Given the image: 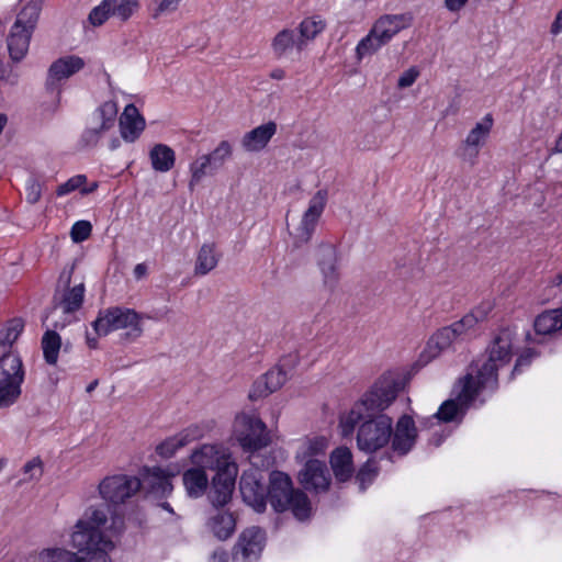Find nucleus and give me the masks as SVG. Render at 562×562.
Here are the masks:
<instances>
[{
  "label": "nucleus",
  "instance_id": "19",
  "mask_svg": "<svg viewBox=\"0 0 562 562\" xmlns=\"http://www.w3.org/2000/svg\"><path fill=\"white\" fill-rule=\"evenodd\" d=\"M265 423L256 417H248L245 420V430L237 435V440L244 450L258 451L267 447L270 439Z\"/></svg>",
  "mask_w": 562,
  "mask_h": 562
},
{
  "label": "nucleus",
  "instance_id": "1",
  "mask_svg": "<svg viewBox=\"0 0 562 562\" xmlns=\"http://www.w3.org/2000/svg\"><path fill=\"white\" fill-rule=\"evenodd\" d=\"M111 508L105 505L88 507L82 518L75 525L71 533V546L77 553L65 549H48L41 553L44 562H111L109 553L114 549L113 541L105 536L100 527L104 526Z\"/></svg>",
  "mask_w": 562,
  "mask_h": 562
},
{
  "label": "nucleus",
  "instance_id": "5",
  "mask_svg": "<svg viewBox=\"0 0 562 562\" xmlns=\"http://www.w3.org/2000/svg\"><path fill=\"white\" fill-rule=\"evenodd\" d=\"M143 314L135 310L111 306L100 310L98 317L92 322V327L98 336H106L111 331L126 329L121 335V340L133 342L143 335Z\"/></svg>",
  "mask_w": 562,
  "mask_h": 562
},
{
  "label": "nucleus",
  "instance_id": "41",
  "mask_svg": "<svg viewBox=\"0 0 562 562\" xmlns=\"http://www.w3.org/2000/svg\"><path fill=\"white\" fill-rule=\"evenodd\" d=\"M15 375H25L20 355L0 353V379L12 380Z\"/></svg>",
  "mask_w": 562,
  "mask_h": 562
},
{
  "label": "nucleus",
  "instance_id": "30",
  "mask_svg": "<svg viewBox=\"0 0 562 562\" xmlns=\"http://www.w3.org/2000/svg\"><path fill=\"white\" fill-rule=\"evenodd\" d=\"M271 47L274 56L282 58L293 48L301 53L304 49V41L296 37L294 30L283 29L273 37Z\"/></svg>",
  "mask_w": 562,
  "mask_h": 562
},
{
  "label": "nucleus",
  "instance_id": "42",
  "mask_svg": "<svg viewBox=\"0 0 562 562\" xmlns=\"http://www.w3.org/2000/svg\"><path fill=\"white\" fill-rule=\"evenodd\" d=\"M326 27V22L319 16H308L303 19L299 24V40L304 41V47L308 41L314 40L319 35Z\"/></svg>",
  "mask_w": 562,
  "mask_h": 562
},
{
  "label": "nucleus",
  "instance_id": "64",
  "mask_svg": "<svg viewBox=\"0 0 562 562\" xmlns=\"http://www.w3.org/2000/svg\"><path fill=\"white\" fill-rule=\"evenodd\" d=\"M120 145H121L120 139L117 137H114L110 140L109 148L111 150H115L120 147Z\"/></svg>",
  "mask_w": 562,
  "mask_h": 562
},
{
  "label": "nucleus",
  "instance_id": "54",
  "mask_svg": "<svg viewBox=\"0 0 562 562\" xmlns=\"http://www.w3.org/2000/svg\"><path fill=\"white\" fill-rule=\"evenodd\" d=\"M535 356H536V352L532 349H527V351H525L522 355H520L517 358L514 369L512 371V378H514L516 374L520 373L521 368L530 366Z\"/></svg>",
  "mask_w": 562,
  "mask_h": 562
},
{
  "label": "nucleus",
  "instance_id": "14",
  "mask_svg": "<svg viewBox=\"0 0 562 562\" xmlns=\"http://www.w3.org/2000/svg\"><path fill=\"white\" fill-rule=\"evenodd\" d=\"M327 202V191L318 190L310 200L308 207L304 212L295 235L294 246L301 247L307 244L317 226Z\"/></svg>",
  "mask_w": 562,
  "mask_h": 562
},
{
  "label": "nucleus",
  "instance_id": "11",
  "mask_svg": "<svg viewBox=\"0 0 562 562\" xmlns=\"http://www.w3.org/2000/svg\"><path fill=\"white\" fill-rule=\"evenodd\" d=\"M116 115L117 106L114 101H105L100 104L92 113V121L95 126L83 130L79 145L83 148L97 146L103 133L114 126Z\"/></svg>",
  "mask_w": 562,
  "mask_h": 562
},
{
  "label": "nucleus",
  "instance_id": "6",
  "mask_svg": "<svg viewBox=\"0 0 562 562\" xmlns=\"http://www.w3.org/2000/svg\"><path fill=\"white\" fill-rule=\"evenodd\" d=\"M41 11L42 0H30L18 13L7 38L9 56L13 63L26 56Z\"/></svg>",
  "mask_w": 562,
  "mask_h": 562
},
{
  "label": "nucleus",
  "instance_id": "12",
  "mask_svg": "<svg viewBox=\"0 0 562 562\" xmlns=\"http://www.w3.org/2000/svg\"><path fill=\"white\" fill-rule=\"evenodd\" d=\"M266 531L252 526L246 528L238 537L233 550V562H255L265 548Z\"/></svg>",
  "mask_w": 562,
  "mask_h": 562
},
{
  "label": "nucleus",
  "instance_id": "63",
  "mask_svg": "<svg viewBox=\"0 0 562 562\" xmlns=\"http://www.w3.org/2000/svg\"><path fill=\"white\" fill-rule=\"evenodd\" d=\"M270 78L274 80H282L285 78V71L282 68H274L270 72Z\"/></svg>",
  "mask_w": 562,
  "mask_h": 562
},
{
  "label": "nucleus",
  "instance_id": "40",
  "mask_svg": "<svg viewBox=\"0 0 562 562\" xmlns=\"http://www.w3.org/2000/svg\"><path fill=\"white\" fill-rule=\"evenodd\" d=\"M83 285V283H78L74 288H67L56 306H60L65 314H70L81 308L85 297Z\"/></svg>",
  "mask_w": 562,
  "mask_h": 562
},
{
  "label": "nucleus",
  "instance_id": "32",
  "mask_svg": "<svg viewBox=\"0 0 562 562\" xmlns=\"http://www.w3.org/2000/svg\"><path fill=\"white\" fill-rule=\"evenodd\" d=\"M533 328L537 335H552L562 329V307L547 310L539 314L535 322Z\"/></svg>",
  "mask_w": 562,
  "mask_h": 562
},
{
  "label": "nucleus",
  "instance_id": "24",
  "mask_svg": "<svg viewBox=\"0 0 562 562\" xmlns=\"http://www.w3.org/2000/svg\"><path fill=\"white\" fill-rule=\"evenodd\" d=\"M278 130L274 121L261 124L251 131L245 133L240 144L244 150L248 153H259L269 144Z\"/></svg>",
  "mask_w": 562,
  "mask_h": 562
},
{
  "label": "nucleus",
  "instance_id": "38",
  "mask_svg": "<svg viewBox=\"0 0 562 562\" xmlns=\"http://www.w3.org/2000/svg\"><path fill=\"white\" fill-rule=\"evenodd\" d=\"M467 412L468 408L461 405V402L456 397L445 401L434 416L442 423L456 422L460 424Z\"/></svg>",
  "mask_w": 562,
  "mask_h": 562
},
{
  "label": "nucleus",
  "instance_id": "16",
  "mask_svg": "<svg viewBox=\"0 0 562 562\" xmlns=\"http://www.w3.org/2000/svg\"><path fill=\"white\" fill-rule=\"evenodd\" d=\"M297 480L305 491L319 494L329 490L331 477L325 462L310 459L299 472Z\"/></svg>",
  "mask_w": 562,
  "mask_h": 562
},
{
  "label": "nucleus",
  "instance_id": "56",
  "mask_svg": "<svg viewBox=\"0 0 562 562\" xmlns=\"http://www.w3.org/2000/svg\"><path fill=\"white\" fill-rule=\"evenodd\" d=\"M24 473H30V477H37L42 475V461L40 458H34L26 462L23 467Z\"/></svg>",
  "mask_w": 562,
  "mask_h": 562
},
{
  "label": "nucleus",
  "instance_id": "15",
  "mask_svg": "<svg viewBox=\"0 0 562 562\" xmlns=\"http://www.w3.org/2000/svg\"><path fill=\"white\" fill-rule=\"evenodd\" d=\"M191 461L196 468L204 470L210 469L221 473L228 467H238L232 459L231 453L223 446L203 445L191 454Z\"/></svg>",
  "mask_w": 562,
  "mask_h": 562
},
{
  "label": "nucleus",
  "instance_id": "52",
  "mask_svg": "<svg viewBox=\"0 0 562 562\" xmlns=\"http://www.w3.org/2000/svg\"><path fill=\"white\" fill-rule=\"evenodd\" d=\"M25 192L26 201L30 204L37 203L42 196V186L40 181H37L35 178H30L26 181Z\"/></svg>",
  "mask_w": 562,
  "mask_h": 562
},
{
  "label": "nucleus",
  "instance_id": "57",
  "mask_svg": "<svg viewBox=\"0 0 562 562\" xmlns=\"http://www.w3.org/2000/svg\"><path fill=\"white\" fill-rule=\"evenodd\" d=\"M469 0H445V7L450 12H458L460 11Z\"/></svg>",
  "mask_w": 562,
  "mask_h": 562
},
{
  "label": "nucleus",
  "instance_id": "27",
  "mask_svg": "<svg viewBox=\"0 0 562 562\" xmlns=\"http://www.w3.org/2000/svg\"><path fill=\"white\" fill-rule=\"evenodd\" d=\"M333 473L338 482L349 481L353 474L352 453L347 447L334 449L329 457Z\"/></svg>",
  "mask_w": 562,
  "mask_h": 562
},
{
  "label": "nucleus",
  "instance_id": "31",
  "mask_svg": "<svg viewBox=\"0 0 562 562\" xmlns=\"http://www.w3.org/2000/svg\"><path fill=\"white\" fill-rule=\"evenodd\" d=\"M182 482L187 494L191 498H199L206 493L209 479L204 470L191 468L182 474Z\"/></svg>",
  "mask_w": 562,
  "mask_h": 562
},
{
  "label": "nucleus",
  "instance_id": "25",
  "mask_svg": "<svg viewBox=\"0 0 562 562\" xmlns=\"http://www.w3.org/2000/svg\"><path fill=\"white\" fill-rule=\"evenodd\" d=\"M414 16L411 12L381 15L373 24L383 40L390 43L401 31L412 26Z\"/></svg>",
  "mask_w": 562,
  "mask_h": 562
},
{
  "label": "nucleus",
  "instance_id": "55",
  "mask_svg": "<svg viewBox=\"0 0 562 562\" xmlns=\"http://www.w3.org/2000/svg\"><path fill=\"white\" fill-rule=\"evenodd\" d=\"M179 0H160L154 10L153 18H158L161 13L173 12L178 9Z\"/></svg>",
  "mask_w": 562,
  "mask_h": 562
},
{
  "label": "nucleus",
  "instance_id": "9",
  "mask_svg": "<svg viewBox=\"0 0 562 562\" xmlns=\"http://www.w3.org/2000/svg\"><path fill=\"white\" fill-rule=\"evenodd\" d=\"M269 490V483L266 484L263 474L260 470L250 468L243 472L239 479V492L246 505L256 513L262 514L267 509L266 491Z\"/></svg>",
  "mask_w": 562,
  "mask_h": 562
},
{
  "label": "nucleus",
  "instance_id": "44",
  "mask_svg": "<svg viewBox=\"0 0 562 562\" xmlns=\"http://www.w3.org/2000/svg\"><path fill=\"white\" fill-rule=\"evenodd\" d=\"M217 265V258L215 255V248L213 245L204 244L196 257L195 261V274L198 276H204L207 272H210L212 269H214Z\"/></svg>",
  "mask_w": 562,
  "mask_h": 562
},
{
  "label": "nucleus",
  "instance_id": "29",
  "mask_svg": "<svg viewBox=\"0 0 562 562\" xmlns=\"http://www.w3.org/2000/svg\"><path fill=\"white\" fill-rule=\"evenodd\" d=\"M24 326V319L21 317H13L5 323L0 329V353L19 355L14 350V344L23 333Z\"/></svg>",
  "mask_w": 562,
  "mask_h": 562
},
{
  "label": "nucleus",
  "instance_id": "2",
  "mask_svg": "<svg viewBox=\"0 0 562 562\" xmlns=\"http://www.w3.org/2000/svg\"><path fill=\"white\" fill-rule=\"evenodd\" d=\"M398 383L391 376L382 375L372 386L355 403L347 415L340 417L339 427L341 436L350 437L360 420L367 417L384 415L385 411L397 397Z\"/></svg>",
  "mask_w": 562,
  "mask_h": 562
},
{
  "label": "nucleus",
  "instance_id": "50",
  "mask_svg": "<svg viewBox=\"0 0 562 562\" xmlns=\"http://www.w3.org/2000/svg\"><path fill=\"white\" fill-rule=\"evenodd\" d=\"M92 233V225L89 221L80 220L72 224L70 229L71 240L76 244L87 240Z\"/></svg>",
  "mask_w": 562,
  "mask_h": 562
},
{
  "label": "nucleus",
  "instance_id": "61",
  "mask_svg": "<svg viewBox=\"0 0 562 562\" xmlns=\"http://www.w3.org/2000/svg\"><path fill=\"white\" fill-rule=\"evenodd\" d=\"M211 562H228L225 551H214L211 557Z\"/></svg>",
  "mask_w": 562,
  "mask_h": 562
},
{
  "label": "nucleus",
  "instance_id": "43",
  "mask_svg": "<svg viewBox=\"0 0 562 562\" xmlns=\"http://www.w3.org/2000/svg\"><path fill=\"white\" fill-rule=\"evenodd\" d=\"M499 368L502 367L498 363H495L487 358L486 361L477 369L476 380L485 389H490L492 391L497 390Z\"/></svg>",
  "mask_w": 562,
  "mask_h": 562
},
{
  "label": "nucleus",
  "instance_id": "10",
  "mask_svg": "<svg viewBox=\"0 0 562 562\" xmlns=\"http://www.w3.org/2000/svg\"><path fill=\"white\" fill-rule=\"evenodd\" d=\"M85 60L77 55L60 57L52 63L47 71L45 89L49 93H56L52 106V113H55L59 106L61 89L58 82L79 72L85 67Z\"/></svg>",
  "mask_w": 562,
  "mask_h": 562
},
{
  "label": "nucleus",
  "instance_id": "51",
  "mask_svg": "<svg viewBox=\"0 0 562 562\" xmlns=\"http://www.w3.org/2000/svg\"><path fill=\"white\" fill-rule=\"evenodd\" d=\"M86 182H87L86 175H76V176L69 178L66 182H64L57 187L56 195L64 196V195H67L76 190L80 191L81 186L86 184Z\"/></svg>",
  "mask_w": 562,
  "mask_h": 562
},
{
  "label": "nucleus",
  "instance_id": "3",
  "mask_svg": "<svg viewBox=\"0 0 562 562\" xmlns=\"http://www.w3.org/2000/svg\"><path fill=\"white\" fill-rule=\"evenodd\" d=\"M267 504L282 514L291 512L299 521H306L312 516V503L306 493L295 488L291 476L282 471L273 470L269 473V490Z\"/></svg>",
  "mask_w": 562,
  "mask_h": 562
},
{
  "label": "nucleus",
  "instance_id": "62",
  "mask_svg": "<svg viewBox=\"0 0 562 562\" xmlns=\"http://www.w3.org/2000/svg\"><path fill=\"white\" fill-rule=\"evenodd\" d=\"M99 188V182L94 181L89 186H81L80 194L88 195Z\"/></svg>",
  "mask_w": 562,
  "mask_h": 562
},
{
  "label": "nucleus",
  "instance_id": "17",
  "mask_svg": "<svg viewBox=\"0 0 562 562\" xmlns=\"http://www.w3.org/2000/svg\"><path fill=\"white\" fill-rule=\"evenodd\" d=\"M139 475V480L142 482L140 491L143 490L147 494L159 498L167 497L171 494L173 488L171 477L173 474L159 467H144L140 470Z\"/></svg>",
  "mask_w": 562,
  "mask_h": 562
},
{
  "label": "nucleus",
  "instance_id": "48",
  "mask_svg": "<svg viewBox=\"0 0 562 562\" xmlns=\"http://www.w3.org/2000/svg\"><path fill=\"white\" fill-rule=\"evenodd\" d=\"M378 475V468L374 460H368L357 472L356 481L359 483L360 491H364Z\"/></svg>",
  "mask_w": 562,
  "mask_h": 562
},
{
  "label": "nucleus",
  "instance_id": "59",
  "mask_svg": "<svg viewBox=\"0 0 562 562\" xmlns=\"http://www.w3.org/2000/svg\"><path fill=\"white\" fill-rule=\"evenodd\" d=\"M147 273V266L146 263H137L134 268V277L139 280L144 278Z\"/></svg>",
  "mask_w": 562,
  "mask_h": 562
},
{
  "label": "nucleus",
  "instance_id": "8",
  "mask_svg": "<svg viewBox=\"0 0 562 562\" xmlns=\"http://www.w3.org/2000/svg\"><path fill=\"white\" fill-rule=\"evenodd\" d=\"M357 426V446L359 450L368 453L385 447L393 434V420L387 415L367 417Z\"/></svg>",
  "mask_w": 562,
  "mask_h": 562
},
{
  "label": "nucleus",
  "instance_id": "45",
  "mask_svg": "<svg viewBox=\"0 0 562 562\" xmlns=\"http://www.w3.org/2000/svg\"><path fill=\"white\" fill-rule=\"evenodd\" d=\"M232 146L228 140H222L211 153L203 155L211 169L216 172L224 166L226 159L232 156Z\"/></svg>",
  "mask_w": 562,
  "mask_h": 562
},
{
  "label": "nucleus",
  "instance_id": "53",
  "mask_svg": "<svg viewBox=\"0 0 562 562\" xmlns=\"http://www.w3.org/2000/svg\"><path fill=\"white\" fill-rule=\"evenodd\" d=\"M419 70L416 67H411L405 70L397 80V87L400 89L411 87L418 78Z\"/></svg>",
  "mask_w": 562,
  "mask_h": 562
},
{
  "label": "nucleus",
  "instance_id": "47",
  "mask_svg": "<svg viewBox=\"0 0 562 562\" xmlns=\"http://www.w3.org/2000/svg\"><path fill=\"white\" fill-rule=\"evenodd\" d=\"M113 3L114 0H102L90 11L88 15L89 23L95 27L103 25L113 13Z\"/></svg>",
  "mask_w": 562,
  "mask_h": 562
},
{
  "label": "nucleus",
  "instance_id": "58",
  "mask_svg": "<svg viewBox=\"0 0 562 562\" xmlns=\"http://www.w3.org/2000/svg\"><path fill=\"white\" fill-rule=\"evenodd\" d=\"M75 269V262L71 263L70 267H65L60 272L58 281H71V277Z\"/></svg>",
  "mask_w": 562,
  "mask_h": 562
},
{
  "label": "nucleus",
  "instance_id": "4",
  "mask_svg": "<svg viewBox=\"0 0 562 562\" xmlns=\"http://www.w3.org/2000/svg\"><path fill=\"white\" fill-rule=\"evenodd\" d=\"M142 488L139 477L126 474H115L104 477L98 485L99 494L109 506L111 513L109 527L113 535H120L124 529V516L117 513V506L124 504Z\"/></svg>",
  "mask_w": 562,
  "mask_h": 562
},
{
  "label": "nucleus",
  "instance_id": "28",
  "mask_svg": "<svg viewBox=\"0 0 562 562\" xmlns=\"http://www.w3.org/2000/svg\"><path fill=\"white\" fill-rule=\"evenodd\" d=\"M206 526L214 537L223 541L234 533L236 518L234 514L228 510L216 509V513L210 516Z\"/></svg>",
  "mask_w": 562,
  "mask_h": 562
},
{
  "label": "nucleus",
  "instance_id": "23",
  "mask_svg": "<svg viewBox=\"0 0 562 562\" xmlns=\"http://www.w3.org/2000/svg\"><path fill=\"white\" fill-rule=\"evenodd\" d=\"M514 331L509 327L501 328L487 348L488 359L501 367L507 364L513 356Z\"/></svg>",
  "mask_w": 562,
  "mask_h": 562
},
{
  "label": "nucleus",
  "instance_id": "60",
  "mask_svg": "<svg viewBox=\"0 0 562 562\" xmlns=\"http://www.w3.org/2000/svg\"><path fill=\"white\" fill-rule=\"evenodd\" d=\"M560 30H562V9L558 12L551 26L552 33H558Z\"/></svg>",
  "mask_w": 562,
  "mask_h": 562
},
{
  "label": "nucleus",
  "instance_id": "49",
  "mask_svg": "<svg viewBox=\"0 0 562 562\" xmlns=\"http://www.w3.org/2000/svg\"><path fill=\"white\" fill-rule=\"evenodd\" d=\"M138 7L139 3L137 0H121L120 2L114 0L112 15L125 22L134 14Z\"/></svg>",
  "mask_w": 562,
  "mask_h": 562
},
{
  "label": "nucleus",
  "instance_id": "26",
  "mask_svg": "<svg viewBox=\"0 0 562 562\" xmlns=\"http://www.w3.org/2000/svg\"><path fill=\"white\" fill-rule=\"evenodd\" d=\"M145 126V119L139 113L138 109L133 103L127 104L120 117V132L122 138L125 142H135L140 136Z\"/></svg>",
  "mask_w": 562,
  "mask_h": 562
},
{
  "label": "nucleus",
  "instance_id": "18",
  "mask_svg": "<svg viewBox=\"0 0 562 562\" xmlns=\"http://www.w3.org/2000/svg\"><path fill=\"white\" fill-rule=\"evenodd\" d=\"M288 372L281 367L276 366L268 372L259 376L249 391L250 401H258L269 396L271 393L281 389L288 381Z\"/></svg>",
  "mask_w": 562,
  "mask_h": 562
},
{
  "label": "nucleus",
  "instance_id": "35",
  "mask_svg": "<svg viewBox=\"0 0 562 562\" xmlns=\"http://www.w3.org/2000/svg\"><path fill=\"white\" fill-rule=\"evenodd\" d=\"M387 44L386 40H383L378 30L372 26L369 33L358 42L356 46V57L358 60H361L366 56H372Z\"/></svg>",
  "mask_w": 562,
  "mask_h": 562
},
{
  "label": "nucleus",
  "instance_id": "7",
  "mask_svg": "<svg viewBox=\"0 0 562 562\" xmlns=\"http://www.w3.org/2000/svg\"><path fill=\"white\" fill-rule=\"evenodd\" d=\"M491 311L492 304L490 302L483 303L464 315L460 321L438 329L430 337L427 348L425 349V353L428 355V360L438 357L440 352L448 349L458 337L473 328L477 323L483 322Z\"/></svg>",
  "mask_w": 562,
  "mask_h": 562
},
{
  "label": "nucleus",
  "instance_id": "22",
  "mask_svg": "<svg viewBox=\"0 0 562 562\" xmlns=\"http://www.w3.org/2000/svg\"><path fill=\"white\" fill-rule=\"evenodd\" d=\"M201 436L202 430L199 426H190L157 445L156 453L161 458L169 459L173 457L179 449L199 439Z\"/></svg>",
  "mask_w": 562,
  "mask_h": 562
},
{
  "label": "nucleus",
  "instance_id": "46",
  "mask_svg": "<svg viewBox=\"0 0 562 562\" xmlns=\"http://www.w3.org/2000/svg\"><path fill=\"white\" fill-rule=\"evenodd\" d=\"M191 179L189 181V189L193 191L194 187L206 176H213L215 170L211 169L206 159L201 156L190 165Z\"/></svg>",
  "mask_w": 562,
  "mask_h": 562
},
{
  "label": "nucleus",
  "instance_id": "39",
  "mask_svg": "<svg viewBox=\"0 0 562 562\" xmlns=\"http://www.w3.org/2000/svg\"><path fill=\"white\" fill-rule=\"evenodd\" d=\"M23 381L21 375H15L12 380L0 379V409L13 405L19 400Z\"/></svg>",
  "mask_w": 562,
  "mask_h": 562
},
{
  "label": "nucleus",
  "instance_id": "33",
  "mask_svg": "<svg viewBox=\"0 0 562 562\" xmlns=\"http://www.w3.org/2000/svg\"><path fill=\"white\" fill-rule=\"evenodd\" d=\"M493 126L492 114H486L482 122L475 124V126L469 132L464 144L468 149L471 150L470 156L476 157L479 154V147L484 143L488 136Z\"/></svg>",
  "mask_w": 562,
  "mask_h": 562
},
{
  "label": "nucleus",
  "instance_id": "34",
  "mask_svg": "<svg viewBox=\"0 0 562 562\" xmlns=\"http://www.w3.org/2000/svg\"><path fill=\"white\" fill-rule=\"evenodd\" d=\"M151 167L158 172L170 171L176 162L175 150L166 144H156L149 151Z\"/></svg>",
  "mask_w": 562,
  "mask_h": 562
},
{
  "label": "nucleus",
  "instance_id": "13",
  "mask_svg": "<svg viewBox=\"0 0 562 562\" xmlns=\"http://www.w3.org/2000/svg\"><path fill=\"white\" fill-rule=\"evenodd\" d=\"M237 475L238 467L231 465L213 476L206 496L215 509L225 507L232 501Z\"/></svg>",
  "mask_w": 562,
  "mask_h": 562
},
{
  "label": "nucleus",
  "instance_id": "37",
  "mask_svg": "<svg viewBox=\"0 0 562 562\" xmlns=\"http://www.w3.org/2000/svg\"><path fill=\"white\" fill-rule=\"evenodd\" d=\"M41 347L45 362L55 366L63 347L60 335L54 329H47L42 336Z\"/></svg>",
  "mask_w": 562,
  "mask_h": 562
},
{
  "label": "nucleus",
  "instance_id": "20",
  "mask_svg": "<svg viewBox=\"0 0 562 562\" xmlns=\"http://www.w3.org/2000/svg\"><path fill=\"white\" fill-rule=\"evenodd\" d=\"M392 435V450L400 457L406 456L417 439V428L413 417L406 414L401 416Z\"/></svg>",
  "mask_w": 562,
  "mask_h": 562
},
{
  "label": "nucleus",
  "instance_id": "21",
  "mask_svg": "<svg viewBox=\"0 0 562 562\" xmlns=\"http://www.w3.org/2000/svg\"><path fill=\"white\" fill-rule=\"evenodd\" d=\"M315 260L324 281H337L339 279V258L334 244H318L315 250Z\"/></svg>",
  "mask_w": 562,
  "mask_h": 562
},
{
  "label": "nucleus",
  "instance_id": "36",
  "mask_svg": "<svg viewBox=\"0 0 562 562\" xmlns=\"http://www.w3.org/2000/svg\"><path fill=\"white\" fill-rule=\"evenodd\" d=\"M458 384L460 390L457 392L456 397L459 402H461V405H464L468 409L475 401L480 392L485 389L476 379H474L472 373H468L461 378Z\"/></svg>",
  "mask_w": 562,
  "mask_h": 562
}]
</instances>
